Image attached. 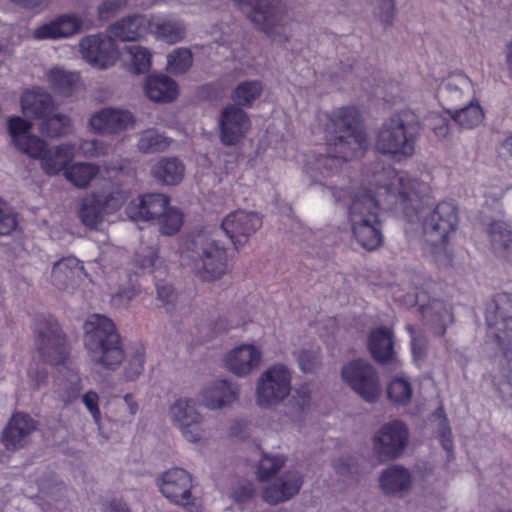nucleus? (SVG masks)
Returning a JSON list of instances; mask_svg holds the SVG:
<instances>
[{
    "label": "nucleus",
    "instance_id": "nucleus-31",
    "mask_svg": "<svg viewBox=\"0 0 512 512\" xmlns=\"http://www.w3.org/2000/svg\"><path fill=\"white\" fill-rule=\"evenodd\" d=\"M203 404L210 409H220L233 403L237 397V389L226 380H217L202 391Z\"/></svg>",
    "mask_w": 512,
    "mask_h": 512
},
{
    "label": "nucleus",
    "instance_id": "nucleus-28",
    "mask_svg": "<svg viewBox=\"0 0 512 512\" xmlns=\"http://www.w3.org/2000/svg\"><path fill=\"white\" fill-rule=\"evenodd\" d=\"M262 353L254 345H241L225 357L226 367L238 376L248 375L261 362Z\"/></svg>",
    "mask_w": 512,
    "mask_h": 512
},
{
    "label": "nucleus",
    "instance_id": "nucleus-22",
    "mask_svg": "<svg viewBox=\"0 0 512 512\" xmlns=\"http://www.w3.org/2000/svg\"><path fill=\"white\" fill-rule=\"evenodd\" d=\"M37 422L24 413H15L4 429L2 441L8 450H18L27 445Z\"/></svg>",
    "mask_w": 512,
    "mask_h": 512
},
{
    "label": "nucleus",
    "instance_id": "nucleus-20",
    "mask_svg": "<svg viewBox=\"0 0 512 512\" xmlns=\"http://www.w3.org/2000/svg\"><path fill=\"white\" fill-rule=\"evenodd\" d=\"M424 285L425 287L422 290L415 293L417 302H424V295L428 294V301L420 305V311L424 317L435 313L437 320L442 323L440 335L443 336L446 331L445 322L447 320L453 321L452 307L438 297L439 295L436 291L441 288L442 283L428 279Z\"/></svg>",
    "mask_w": 512,
    "mask_h": 512
},
{
    "label": "nucleus",
    "instance_id": "nucleus-17",
    "mask_svg": "<svg viewBox=\"0 0 512 512\" xmlns=\"http://www.w3.org/2000/svg\"><path fill=\"white\" fill-rule=\"evenodd\" d=\"M262 224V218L258 213L236 210L223 219L221 228L238 249L262 227Z\"/></svg>",
    "mask_w": 512,
    "mask_h": 512
},
{
    "label": "nucleus",
    "instance_id": "nucleus-51",
    "mask_svg": "<svg viewBox=\"0 0 512 512\" xmlns=\"http://www.w3.org/2000/svg\"><path fill=\"white\" fill-rule=\"evenodd\" d=\"M297 361L300 369L305 373H313L320 365V351L302 350L299 352Z\"/></svg>",
    "mask_w": 512,
    "mask_h": 512
},
{
    "label": "nucleus",
    "instance_id": "nucleus-41",
    "mask_svg": "<svg viewBox=\"0 0 512 512\" xmlns=\"http://www.w3.org/2000/svg\"><path fill=\"white\" fill-rule=\"evenodd\" d=\"M171 142L172 139L151 129L141 134L137 146L144 153H156L165 151Z\"/></svg>",
    "mask_w": 512,
    "mask_h": 512
},
{
    "label": "nucleus",
    "instance_id": "nucleus-8",
    "mask_svg": "<svg viewBox=\"0 0 512 512\" xmlns=\"http://www.w3.org/2000/svg\"><path fill=\"white\" fill-rule=\"evenodd\" d=\"M195 247L197 258L194 260L196 276L203 281H214L222 278L228 269V254L226 248L212 239H195L191 242Z\"/></svg>",
    "mask_w": 512,
    "mask_h": 512
},
{
    "label": "nucleus",
    "instance_id": "nucleus-49",
    "mask_svg": "<svg viewBox=\"0 0 512 512\" xmlns=\"http://www.w3.org/2000/svg\"><path fill=\"white\" fill-rule=\"evenodd\" d=\"M145 363V347L142 343H134L130 346V381L139 376Z\"/></svg>",
    "mask_w": 512,
    "mask_h": 512
},
{
    "label": "nucleus",
    "instance_id": "nucleus-23",
    "mask_svg": "<svg viewBox=\"0 0 512 512\" xmlns=\"http://www.w3.org/2000/svg\"><path fill=\"white\" fill-rule=\"evenodd\" d=\"M170 205V198L162 193H147L138 197V203L130 202V220H158Z\"/></svg>",
    "mask_w": 512,
    "mask_h": 512
},
{
    "label": "nucleus",
    "instance_id": "nucleus-60",
    "mask_svg": "<svg viewBox=\"0 0 512 512\" xmlns=\"http://www.w3.org/2000/svg\"><path fill=\"white\" fill-rule=\"evenodd\" d=\"M297 399L296 404L299 406V410L304 412L310 406L311 394L307 387H300L296 390Z\"/></svg>",
    "mask_w": 512,
    "mask_h": 512
},
{
    "label": "nucleus",
    "instance_id": "nucleus-6",
    "mask_svg": "<svg viewBox=\"0 0 512 512\" xmlns=\"http://www.w3.org/2000/svg\"><path fill=\"white\" fill-rule=\"evenodd\" d=\"M425 234L435 235L437 243L432 244V254L438 266L452 263V255L447 250L449 235L459 226V209L452 200L440 201L422 221Z\"/></svg>",
    "mask_w": 512,
    "mask_h": 512
},
{
    "label": "nucleus",
    "instance_id": "nucleus-38",
    "mask_svg": "<svg viewBox=\"0 0 512 512\" xmlns=\"http://www.w3.org/2000/svg\"><path fill=\"white\" fill-rule=\"evenodd\" d=\"M263 84L260 80H247L239 83L232 91L231 98L237 107L251 108L261 96Z\"/></svg>",
    "mask_w": 512,
    "mask_h": 512
},
{
    "label": "nucleus",
    "instance_id": "nucleus-62",
    "mask_svg": "<svg viewBox=\"0 0 512 512\" xmlns=\"http://www.w3.org/2000/svg\"><path fill=\"white\" fill-rule=\"evenodd\" d=\"M411 346L414 358L423 359L425 357L426 347L421 339L412 337Z\"/></svg>",
    "mask_w": 512,
    "mask_h": 512
},
{
    "label": "nucleus",
    "instance_id": "nucleus-12",
    "mask_svg": "<svg viewBox=\"0 0 512 512\" xmlns=\"http://www.w3.org/2000/svg\"><path fill=\"white\" fill-rule=\"evenodd\" d=\"M159 487L167 499L185 506L189 512H204L202 505L195 504L192 499V477L186 470L178 467L167 470Z\"/></svg>",
    "mask_w": 512,
    "mask_h": 512
},
{
    "label": "nucleus",
    "instance_id": "nucleus-37",
    "mask_svg": "<svg viewBox=\"0 0 512 512\" xmlns=\"http://www.w3.org/2000/svg\"><path fill=\"white\" fill-rule=\"evenodd\" d=\"M409 472L400 466H391L384 470L380 476V486L386 494H394L410 487Z\"/></svg>",
    "mask_w": 512,
    "mask_h": 512
},
{
    "label": "nucleus",
    "instance_id": "nucleus-4",
    "mask_svg": "<svg viewBox=\"0 0 512 512\" xmlns=\"http://www.w3.org/2000/svg\"><path fill=\"white\" fill-rule=\"evenodd\" d=\"M84 344L91 361L114 369L124 359L115 324L104 315L93 314L84 323Z\"/></svg>",
    "mask_w": 512,
    "mask_h": 512
},
{
    "label": "nucleus",
    "instance_id": "nucleus-57",
    "mask_svg": "<svg viewBox=\"0 0 512 512\" xmlns=\"http://www.w3.org/2000/svg\"><path fill=\"white\" fill-rule=\"evenodd\" d=\"M110 36L107 39H112L115 44L116 41L126 42L128 40V25L125 20L115 23L110 27Z\"/></svg>",
    "mask_w": 512,
    "mask_h": 512
},
{
    "label": "nucleus",
    "instance_id": "nucleus-33",
    "mask_svg": "<svg viewBox=\"0 0 512 512\" xmlns=\"http://www.w3.org/2000/svg\"><path fill=\"white\" fill-rule=\"evenodd\" d=\"M101 168L92 162H76L64 170L65 179L74 187L86 189L98 177Z\"/></svg>",
    "mask_w": 512,
    "mask_h": 512
},
{
    "label": "nucleus",
    "instance_id": "nucleus-7",
    "mask_svg": "<svg viewBox=\"0 0 512 512\" xmlns=\"http://www.w3.org/2000/svg\"><path fill=\"white\" fill-rule=\"evenodd\" d=\"M236 6L244 11L249 9L248 17L261 31L275 40L286 42L287 10L281 0H234Z\"/></svg>",
    "mask_w": 512,
    "mask_h": 512
},
{
    "label": "nucleus",
    "instance_id": "nucleus-40",
    "mask_svg": "<svg viewBox=\"0 0 512 512\" xmlns=\"http://www.w3.org/2000/svg\"><path fill=\"white\" fill-rule=\"evenodd\" d=\"M72 127V120L68 115L57 113L45 116L40 124V131L48 137H60Z\"/></svg>",
    "mask_w": 512,
    "mask_h": 512
},
{
    "label": "nucleus",
    "instance_id": "nucleus-54",
    "mask_svg": "<svg viewBox=\"0 0 512 512\" xmlns=\"http://www.w3.org/2000/svg\"><path fill=\"white\" fill-rule=\"evenodd\" d=\"M125 202V196L122 192L114 191L110 193L104 202L102 209L104 213H113L119 210Z\"/></svg>",
    "mask_w": 512,
    "mask_h": 512
},
{
    "label": "nucleus",
    "instance_id": "nucleus-2",
    "mask_svg": "<svg viewBox=\"0 0 512 512\" xmlns=\"http://www.w3.org/2000/svg\"><path fill=\"white\" fill-rule=\"evenodd\" d=\"M317 119L325 146L305 155L304 171L313 183L328 186L327 180L339 176L343 163L363 155L368 139L362 113L355 106L319 113Z\"/></svg>",
    "mask_w": 512,
    "mask_h": 512
},
{
    "label": "nucleus",
    "instance_id": "nucleus-32",
    "mask_svg": "<svg viewBox=\"0 0 512 512\" xmlns=\"http://www.w3.org/2000/svg\"><path fill=\"white\" fill-rule=\"evenodd\" d=\"M22 112L26 117L44 118L54 108L52 97L41 90H29L21 97Z\"/></svg>",
    "mask_w": 512,
    "mask_h": 512
},
{
    "label": "nucleus",
    "instance_id": "nucleus-5",
    "mask_svg": "<svg viewBox=\"0 0 512 512\" xmlns=\"http://www.w3.org/2000/svg\"><path fill=\"white\" fill-rule=\"evenodd\" d=\"M410 116L406 112L395 113L383 123L375 144L378 152L398 162L413 156L421 126Z\"/></svg>",
    "mask_w": 512,
    "mask_h": 512
},
{
    "label": "nucleus",
    "instance_id": "nucleus-36",
    "mask_svg": "<svg viewBox=\"0 0 512 512\" xmlns=\"http://www.w3.org/2000/svg\"><path fill=\"white\" fill-rule=\"evenodd\" d=\"M184 165L177 158H162L152 168L153 177L167 185L178 184L184 176Z\"/></svg>",
    "mask_w": 512,
    "mask_h": 512
},
{
    "label": "nucleus",
    "instance_id": "nucleus-27",
    "mask_svg": "<svg viewBox=\"0 0 512 512\" xmlns=\"http://www.w3.org/2000/svg\"><path fill=\"white\" fill-rule=\"evenodd\" d=\"M143 88L147 98L156 103H171L179 95L177 82L164 74H149Z\"/></svg>",
    "mask_w": 512,
    "mask_h": 512
},
{
    "label": "nucleus",
    "instance_id": "nucleus-3",
    "mask_svg": "<svg viewBox=\"0 0 512 512\" xmlns=\"http://www.w3.org/2000/svg\"><path fill=\"white\" fill-rule=\"evenodd\" d=\"M485 321L488 334L500 351L499 373L512 387V293H496L486 305Z\"/></svg>",
    "mask_w": 512,
    "mask_h": 512
},
{
    "label": "nucleus",
    "instance_id": "nucleus-19",
    "mask_svg": "<svg viewBox=\"0 0 512 512\" xmlns=\"http://www.w3.org/2000/svg\"><path fill=\"white\" fill-rule=\"evenodd\" d=\"M38 350L43 359L52 365L64 360V338L57 323L40 321L37 324Z\"/></svg>",
    "mask_w": 512,
    "mask_h": 512
},
{
    "label": "nucleus",
    "instance_id": "nucleus-9",
    "mask_svg": "<svg viewBox=\"0 0 512 512\" xmlns=\"http://www.w3.org/2000/svg\"><path fill=\"white\" fill-rule=\"evenodd\" d=\"M149 33H154L166 43L175 44L184 39L186 27L181 20L130 14V42L138 41Z\"/></svg>",
    "mask_w": 512,
    "mask_h": 512
},
{
    "label": "nucleus",
    "instance_id": "nucleus-39",
    "mask_svg": "<svg viewBox=\"0 0 512 512\" xmlns=\"http://www.w3.org/2000/svg\"><path fill=\"white\" fill-rule=\"evenodd\" d=\"M102 202L95 194H90L82 199L79 209L81 222L90 228L97 227L103 219Z\"/></svg>",
    "mask_w": 512,
    "mask_h": 512
},
{
    "label": "nucleus",
    "instance_id": "nucleus-46",
    "mask_svg": "<svg viewBox=\"0 0 512 512\" xmlns=\"http://www.w3.org/2000/svg\"><path fill=\"white\" fill-rule=\"evenodd\" d=\"M285 464L282 455L271 456L264 453L257 467V475L260 481H267L273 477Z\"/></svg>",
    "mask_w": 512,
    "mask_h": 512
},
{
    "label": "nucleus",
    "instance_id": "nucleus-55",
    "mask_svg": "<svg viewBox=\"0 0 512 512\" xmlns=\"http://www.w3.org/2000/svg\"><path fill=\"white\" fill-rule=\"evenodd\" d=\"M156 290L158 299L163 302L164 305H173L174 300L177 298L175 294L174 288L172 285L164 282L158 281L156 282Z\"/></svg>",
    "mask_w": 512,
    "mask_h": 512
},
{
    "label": "nucleus",
    "instance_id": "nucleus-56",
    "mask_svg": "<svg viewBox=\"0 0 512 512\" xmlns=\"http://www.w3.org/2000/svg\"><path fill=\"white\" fill-rule=\"evenodd\" d=\"M125 5V0H104L98 7L101 18L108 19L112 17Z\"/></svg>",
    "mask_w": 512,
    "mask_h": 512
},
{
    "label": "nucleus",
    "instance_id": "nucleus-43",
    "mask_svg": "<svg viewBox=\"0 0 512 512\" xmlns=\"http://www.w3.org/2000/svg\"><path fill=\"white\" fill-rule=\"evenodd\" d=\"M183 218V213L179 209L169 205L157 220L160 233L167 236L175 235L183 225Z\"/></svg>",
    "mask_w": 512,
    "mask_h": 512
},
{
    "label": "nucleus",
    "instance_id": "nucleus-16",
    "mask_svg": "<svg viewBox=\"0 0 512 512\" xmlns=\"http://www.w3.org/2000/svg\"><path fill=\"white\" fill-rule=\"evenodd\" d=\"M196 402L191 399H178L171 407L170 413L174 422L179 425L183 437L196 443L205 437L203 417L195 408Z\"/></svg>",
    "mask_w": 512,
    "mask_h": 512
},
{
    "label": "nucleus",
    "instance_id": "nucleus-59",
    "mask_svg": "<svg viewBox=\"0 0 512 512\" xmlns=\"http://www.w3.org/2000/svg\"><path fill=\"white\" fill-rule=\"evenodd\" d=\"M432 130L436 137L444 138L449 132V121L440 116L433 117Z\"/></svg>",
    "mask_w": 512,
    "mask_h": 512
},
{
    "label": "nucleus",
    "instance_id": "nucleus-42",
    "mask_svg": "<svg viewBox=\"0 0 512 512\" xmlns=\"http://www.w3.org/2000/svg\"><path fill=\"white\" fill-rule=\"evenodd\" d=\"M453 120L462 128L472 129L484 119V113L479 104H471L452 114Z\"/></svg>",
    "mask_w": 512,
    "mask_h": 512
},
{
    "label": "nucleus",
    "instance_id": "nucleus-45",
    "mask_svg": "<svg viewBox=\"0 0 512 512\" xmlns=\"http://www.w3.org/2000/svg\"><path fill=\"white\" fill-rule=\"evenodd\" d=\"M412 386L410 382L403 378L393 379L387 387L389 399L400 405H407L412 397Z\"/></svg>",
    "mask_w": 512,
    "mask_h": 512
},
{
    "label": "nucleus",
    "instance_id": "nucleus-25",
    "mask_svg": "<svg viewBox=\"0 0 512 512\" xmlns=\"http://www.w3.org/2000/svg\"><path fill=\"white\" fill-rule=\"evenodd\" d=\"M302 485V476L298 472L289 471L284 473L273 484L267 486L263 491L262 497L267 503L276 505L298 494Z\"/></svg>",
    "mask_w": 512,
    "mask_h": 512
},
{
    "label": "nucleus",
    "instance_id": "nucleus-10",
    "mask_svg": "<svg viewBox=\"0 0 512 512\" xmlns=\"http://www.w3.org/2000/svg\"><path fill=\"white\" fill-rule=\"evenodd\" d=\"M292 375L284 364L268 367L260 376L256 396L260 407L269 408L282 402L291 391Z\"/></svg>",
    "mask_w": 512,
    "mask_h": 512
},
{
    "label": "nucleus",
    "instance_id": "nucleus-21",
    "mask_svg": "<svg viewBox=\"0 0 512 512\" xmlns=\"http://www.w3.org/2000/svg\"><path fill=\"white\" fill-rule=\"evenodd\" d=\"M83 264L74 256L58 260L52 268L51 283L59 291L72 292L82 280Z\"/></svg>",
    "mask_w": 512,
    "mask_h": 512
},
{
    "label": "nucleus",
    "instance_id": "nucleus-13",
    "mask_svg": "<svg viewBox=\"0 0 512 512\" xmlns=\"http://www.w3.org/2000/svg\"><path fill=\"white\" fill-rule=\"evenodd\" d=\"M409 432L406 425L400 420L391 421L382 426L374 437V450L380 461H388L402 455Z\"/></svg>",
    "mask_w": 512,
    "mask_h": 512
},
{
    "label": "nucleus",
    "instance_id": "nucleus-58",
    "mask_svg": "<svg viewBox=\"0 0 512 512\" xmlns=\"http://www.w3.org/2000/svg\"><path fill=\"white\" fill-rule=\"evenodd\" d=\"M83 402L87 409L91 412L94 419L98 421L100 419V410L98 406L99 397L97 393L89 391L83 396Z\"/></svg>",
    "mask_w": 512,
    "mask_h": 512
},
{
    "label": "nucleus",
    "instance_id": "nucleus-48",
    "mask_svg": "<svg viewBox=\"0 0 512 512\" xmlns=\"http://www.w3.org/2000/svg\"><path fill=\"white\" fill-rule=\"evenodd\" d=\"M158 249L155 247H148L142 252H136L134 257V263L136 266L143 270H148L152 274H156L159 271L157 267ZM157 278V275H154Z\"/></svg>",
    "mask_w": 512,
    "mask_h": 512
},
{
    "label": "nucleus",
    "instance_id": "nucleus-29",
    "mask_svg": "<svg viewBox=\"0 0 512 512\" xmlns=\"http://www.w3.org/2000/svg\"><path fill=\"white\" fill-rule=\"evenodd\" d=\"M75 148L72 144L65 143L52 148L46 145L45 152L38 160L42 170L48 175H57L65 170L67 164L75 156Z\"/></svg>",
    "mask_w": 512,
    "mask_h": 512
},
{
    "label": "nucleus",
    "instance_id": "nucleus-63",
    "mask_svg": "<svg viewBox=\"0 0 512 512\" xmlns=\"http://www.w3.org/2000/svg\"><path fill=\"white\" fill-rule=\"evenodd\" d=\"M254 489L252 487H244L241 491H235V498L237 501H245L252 498Z\"/></svg>",
    "mask_w": 512,
    "mask_h": 512
},
{
    "label": "nucleus",
    "instance_id": "nucleus-53",
    "mask_svg": "<svg viewBox=\"0 0 512 512\" xmlns=\"http://www.w3.org/2000/svg\"><path fill=\"white\" fill-rule=\"evenodd\" d=\"M372 4L376 6V14L381 23L390 25L395 16L394 0H372Z\"/></svg>",
    "mask_w": 512,
    "mask_h": 512
},
{
    "label": "nucleus",
    "instance_id": "nucleus-64",
    "mask_svg": "<svg viewBox=\"0 0 512 512\" xmlns=\"http://www.w3.org/2000/svg\"><path fill=\"white\" fill-rule=\"evenodd\" d=\"M501 147L504 152L512 157V133L509 134L501 143Z\"/></svg>",
    "mask_w": 512,
    "mask_h": 512
},
{
    "label": "nucleus",
    "instance_id": "nucleus-1",
    "mask_svg": "<svg viewBox=\"0 0 512 512\" xmlns=\"http://www.w3.org/2000/svg\"><path fill=\"white\" fill-rule=\"evenodd\" d=\"M380 163L376 164V168ZM370 188L329 186L337 203L348 207V220L356 241L367 250H375L383 242L382 224L379 219L382 197L392 198V205L399 204L403 210L412 209L416 216L422 214L420 204H427L431 188L428 183L399 174L392 167L381 166L375 169L369 180Z\"/></svg>",
    "mask_w": 512,
    "mask_h": 512
},
{
    "label": "nucleus",
    "instance_id": "nucleus-18",
    "mask_svg": "<svg viewBox=\"0 0 512 512\" xmlns=\"http://www.w3.org/2000/svg\"><path fill=\"white\" fill-rule=\"evenodd\" d=\"M79 46L82 57L99 69L112 66L119 58V51L112 39L90 35L82 38Z\"/></svg>",
    "mask_w": 512,
    "mask_h": 512
},
{
    "label": "nucleus",
    "instance_id": "nucleus-26",
    "mask_svg": "<svg viewBox=\"0 0 512 512\" xmlns=\"http://www.w3.org/2000/svg\"><path fill=\"white\" fill-rule=\"evenodd\" d=\"M128 116L124 110L104 108L93 113L89 118V128L101 135L117 134L126 128Z\"/></svg>",
    "mask_w": 512,
    "mask_h": 512
},
{
    "label": "nucleus",
    "instance_id": "nucleus-24",
    "mask_svg": "<svg viewBox=\"0 0 512 512\" xmlns=\"http://www.w3.org/2000/svg\"><path fill=\"white\" fill-rule=\"evenodd\" d=\"M82 26L81 17L75 14H64L39 26L34 30L33 37L38 40L66 38L80 32Z\"/></svg>",
    "mask_w": 512,
    "mask_h": 512
},
{
    "label": "nucleus",
    "instance_id": "nucleus-34",
    "mask_svg": "<svg viewBox=\"0 0 512 512\" xmlns=\"http://www.w3.org/2000/svg\"><path fill=\"white\" fill-rule=\"evenodd\" d=\"M491 246L495 254L512 258V229L504 221H493L488 229Z\"/></svg>",
    "mask_w": 512,
    "mask_h": 512
},
{
    "label": "nucleus",
    "instance_id": "nucleus-50",
    "mask_svg": "<svg viewBox=\"0 0 512 512\" xmlns=\"http://www.w3.org/2000/svg\"><path fill=\"white\" fill-rule=\"evenodd\" d=\"M434 415L438 418H441L444 426L439 433V441L442 448L448 453V458L453 457V438L452 432L447 422V417L445 415L444 408L440 406L434 413Z\"/></svg>",
    "mask_w": 512,
    "mask_h": 512
},
{
    "label": "nucleus",
    "instance_id": "nucleus-11",
    "mask_svg": "<svg viewBox=\"0 0 512 512\" xmlns=\"http://www.w3.org/2000/svg\"><path fill=\"white\" fill-rule=\"evenodd\" d=\"M341 374L343 380L364 400L374 402L380 396L378 374L367 361L353 360L343 366Z\"/></svg>",
    "mask_w": 512,
    "mask_h": 512
},
{
    "label": "nucleus",
    "instance_id": "nucleus-61",
    "mask_svg": "<svg viewBox=\"0 0 512 512\" xmlns=\"http://www.w3.org/2000/svg\"><path fill=\"white\" fill-rule=\"evenodd\" d=\"M82 148L84 149L86 155L92 157H99L105 154L104 147L96 140L84 142Z\"/></svg>",
    "mask_w": 512,
    "mask_h": 512
},
{
    "label": "nucleus",
    "instance_id": "nucleus-15",
    "mask_svg": "<svg viewBox=\"0 0 512 512\" xmlns=\"http://www.w3.org/2000/svg\"><path fill=\"white\" fill-rule=\"evenodd\" d=\"M7 128L15 148L32 159H39L46 149L47 143L31 133L33 124L19 116H11L7 120Z\"/></svg>",
    "mask_w": 512,
    "mask_h": 512
},
{
    "label": "nucleus",
    "instance_id": "nucleus-47",
    "mask_svg": "<svg viewBox=\"0 0 512 512\" xmlns=\"http://www.w3.org/2000/svg\"><path fill=\"white\" fill-rule=\"evenodd\" d=\"M151 67V53L141 46H130V72L142 74Z\"/></svg>",
    "mask_w": 512,
    "mask_h": 512
},
{
    "label": "nucleus",
    "instance_id": "nucleus-44",
    "mask_svg": "<svg viewBox=\"0 0 512 512\" xmlns=\"http://www.w3.org/2000/svg\"><path fill=\"white\" fill-rule=\"evenodd\" d=\"M193 63V55L188 48H177L167 56V69L173 74H183Z\"/></svg>",
    "mask_w": 512,
    "mask_h": 512
},
{
    "label": "nucleus",
    "instance_id": "nucleus-35",
    "mask_svg": "<svg viewBox=\"0 0 512 512\" xmlns=\"http://www.w3.org/2000/svg\"><path fill=\"white\" fill-rule=\"evenodd\" d=\"M50 87L64 96H70L81 86L80 76L76 72L54 67L46 73Z\"/></svg>",
    "mask_w": 512,
    "mask_h": 512
},
{
    "label": "nucleus",
    "instance_id": "nucleus-30",
    "mask_svg": "<svg viewBox=\"0 0 512 512\" xmlns=\"http://www.w3.org/2000/svg\"><path fill=\"white\" fill-rule=\"evenodd\" d=\"M368 349L376 362L384 364L391 361L394 357L392 330L387 327L372 330L368 338Z\"/></svg>",
    "mask_w": 512,
    "mask_h": 512
},
{
    "label": "nucleus",
    "instance_id": "nucleus-52",
    "mask_svg": "<svg viewBox=\"0 0 512 512\" xmlns=\"http://www.w3.org/2000/svg\"><path fill=\"white\" fill-rule=\"evenodd\" d=\"M18 225L17 219L11 208L0 200V235H8Z\"/></svg>",
    "mask_w": 512,
    "mask_h": 512
},
{
    "label": "nucleus",
    "instance_id": "nucleus-14",
    "mask_svg": "<svg viewBox=\"0 0 512 512\" xmlns=\"http://www.w3.org/2000/svg\"><path fill=\"white\" fill-rule=\"evenodd\" d=\"M250 127V118L242 108L228 104L222 109L219 116V130L223 145H237L245 138Z\"/></svg>",
    "mask_w": 512,
    "mask_h": 512
}]
</instances>
